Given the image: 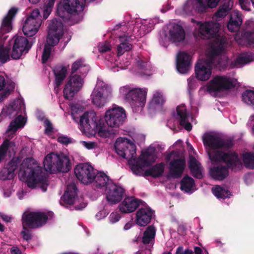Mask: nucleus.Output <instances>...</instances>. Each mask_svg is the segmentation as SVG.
<instances>
[{"label": "nucleus", "mask_w": 254, "mask_h": 254, "mask_svg": "<svg viewBox=\"0 0 254 254\" xmlns=\"http://www.w3.org/2000/svg\"><path fill=\"white\" fill-rule=\"evenodd\" d=\"M223 51V46L221 44L211 46L207 54V60H199L195 64L194 71L197 79L202 81L208 80L212 74V65L223 69L227 68L228 61L223 60L220 57Z\"/></svg>", "instance_id": "1"}, {"label": "nucleus", "mask_w": 254, "mask_h": 254, "mask_svg": "<svg viewBox=\"0 0 254 254\" xmlns=\"http://www.w3.org/2000/svg\"><path fill=\"white\" fill-rule=\"evenodd\" d=\"M19 174L26 179L28 187L33 189L39 185L43 191L47 190L49 185L47 175L33 158H26L23 160Z\"/></svg>", "instance_id": "2"}, {"label": "nucleus", "mask_w": 254, "mask_h": 254, "mask_svg": "<svg viewBox=\"0 0 254 254\" xmlns=\"http://www.w3.org/2000/svg\"><path fill=\"white\" fill-rule=\"evenodd\" d=\"M84 6V0H61L57 12L64 21L74 24L82 20Z\"/></svg>", "instance_id": "3"}, {"label": "nucleus", "mask_w": 254, "mask_h": 254, "mask_svg": "<svg viewBox=\"0 0 254 254\" xmlns=\"http://www.w3.org/2000/svg\"><path fill=\"white\" fill-rule=\"evenodd\" d=\"M43 164L45 170L51 174L66 173L71 169L70 159L63 153L48 154L45 157Z\"/></svg>", "instance_id": "4"}, {"label": "nucleus", "mask_w": 254, "mask_h": 254, "mask_svg": "<svg viewBox=\"0 0 254 254\" xmlns=\"http://www.w3.org/2000/svg\"><path fill=\"white\" fill-rule=\"evenodd\" d=\"M121 93L125 95L126 100L132 108H143L146 103L147 91L145 89L140 88H131L126 85L120 89Z\"/></svg>", "instance_id": "5"}, {"label": "nucleus", "mask_w": 254, "mask_h": 254, "mask_svg": "<svg viewBox=\"0 0 254 254\" xmlns=\"http://www.w3.org/2000/svg\"><path fill=\"white\" fill-rule=\"evenodd\" d=\"M79 124L80 129L83 131H90L91 129H96L99 136L107 138L110 136V132L106 129L104 120L100 119L97 122L93 119L90 122L89 119V114L84 113L80 118Z\"/></svg>", "instance_id": "6"}, {"label": "nucleus", "mask_w": 254, "mask_h": 254, "mask_svg": "<svg viewBox=\"0 0 254 254\" xmlns=\"http://www.w3.org/2000/svg\"><path fill=\"white\" fill-rule=\"evenodd\" d=\"M116 153L130 161L131 159L135 161L136 155V146L129 139L125 138H118L114 144Z\"/></svg>", "instance_id": "7"}, {"label": "nucleus", "mask_w": 254, "mask_h": 254, "mask_svg": "<svg viewBox=\"0 0 254 254\" xmlns=\"http://www.w3.org/2000/svg\"><path fill=\"white\" fill-rule=\"evenodd\" d=\"M202 141L205 147H208L212 149H229L234 145L233 138H222L211 133H204L202 137Z\"/></svg>", "instance_id": "8"}, {"label": "nucleus", "mask_w": 254, "mask_h": 254, "mask_svg": "<svg viewBox=\"0 0 254 254\" xmlns=\"http://www.w3.org/2000/svg\"><path fill=\"white\" fill-rule=\"evenodd\" d=\"M127 118L125 110L122 107H114L106 111L104 121L111 127H119Z\"/></svg>", "instance_id": "9"}, {"label": "nucleus", "mask_w": 254, "mask_h": 254, "mask_svg": "<svg viewBox=\"0 0 254 254\" xmlns=\"http://www.w3.org/2000/svg\"><path fill=\"white\" fill-rule=\"evenodd\" d=\"M48 215L42 212H25L22 217V225L29 229H36L46 224Z\"/></svg>", "instance_id": "10"}, {"label": "nucleus", "mask_w": 254, "mask_h": 254, "mask_svg": "<svg viewBox=\"0 0 254 254\" xmlns=\"http://www.w3.org/2000/svg\"><path fill=\"white\" fill-rule=\"evenodd\" d=\"M156 159V156L152 151L146 150L142 152L141 157L135 159L130 168L133 173L138 176L142 175L143 168L150 166Z\"/></svg>", "instance_id": "11"}, {"label": "nucleus", "mask_w": 254, "mask_h": 254, "mask_svg": "<svg viewBox=\"0 0 254 254\" xmlns=\"http://www.w3.org/2000/svg\"><path fill=\"white\" fill-rule=\"evenodd\" d=\"M83 83V79L80 75L76 74H71L63 90L64 98L66 99L73 98L81 89Z\"/></svg>", "instance_id": "12"}, {"label": "nucleus", "mask_w": 254, "mask_h": 254, "mask_svg": "<svg viewBox=\"0 0 254 254\" xmlns=\"http://www.w3.org/2000/svg\"><path fill=\"white\" fill-rule=\"evenodd\" d=\"M34 42L33 39L29 41L26 38L22 36L14 37L11 57L14 60L19 59L24 52H28Z\"/></svg>", "instance_id": "13"}, {"label": "nucleus", "mask_w": 254, "mask_h": 254, "mask_svg": "<svg viewBox=\"0 0 254 254\" xmlns=\"http://www.w3.org/2000/svg\"><path fill=\"white\" fill-rule=\"evenodd\" d=\"M94 168L88 163H80L74 168V173L77 179L84 185L93 183L95 173Z\"/></svg>", "instance_id": "14"}, {"label": "nucleus", "mask_w": 254, "mask_h": 254, "mask_svg": "<svg viewBox=\"0 0 254 254\" xmlns=\"http://www.w3.org/2000/svg\"><path fill=\"white\" fill-rule=\"evenodd\" d=\"M234 87L231 79L226 76H216L207 86L209 92H220Z\"/></svg>", "instance_id": "15"}, {"label": "nucleus", "mask_w": 254, "mask_h": 254, "mask_svg": "<svg viewBox=\"0 0 254 254\" xmlns=\"http://www.w3.org/2000/svg\"><path fill=\"white\" fill-rule=\"evenodd\" d=\"M106 199L111 204H115L121 201L125 195V190L121 186L109 184L106 190Z\"/></svg>", "instance_id": "16"}, {"label": "nucleus", "mask_w": 254, "mask_h": 254, "mask_svg": "<svg viewBox=\"0 0 254 254\" xmlns=\"http://www.w3.org/2000/svg\"><path fill=\"white\" fill-rule=\"evenodd\" d=\"M220 26L219 23L212 21L200 23L199 27V33L201 38L203 39L217 38L219 36Z\"/></svg>", "instance_id": "17"}, {"label": "nucleus", "mask_w": 254, "mask_h": 254, "mask_svg": "<svg viewBox=\"0 0 254 254\" xmlns=\"http://www.w3.org/2000/svg\"><path fill=\"white\" fill-rule=\"evenodd\" d=\"M20 163V160L18 157L13 158L0 171V180L6 181L13 179L15 176V171L17 169Z\"/></svg>", "instance_id": "18"}, {"label": "nucleus", "mask_w": 254, "mask_h": 254, "mask_svg": "<svg viewBox=\"0 0 254 254\" xmlns=\"http://www.w3.org/2000/svg\"><path fill=\"white\" fill-rule=\"evenodd\" d=\"M154 213L155 211L150 207H141L136 212L135 221L139 226H146L150 222Z\"/></svg>", "instance_id": "19"}, {"label": "nucleus", "mask_w": 254, "mask_h": 254, "mask_svg": "<svg viewBox=\"0 0 254 254\" xmlns=\"http://www.w3.org/2000/svg\"><path fill=\"white\" fill-rule=\"evenodd\" d=\"M145 202L134 197H126L119 205V208L123 213H128L134 211L141 204Z\"/></svg>", "instance_id": "20"}, {"label": "nucleus", "mask_w": 254, "mask_h": 254, "mask_svg": "<svg viewBox=\"0 0 254 254\" xmlns=\"http://www.w3.org/2000/svg\"><path fill=\"white\" fill-rule=\"evenodd\" d=\"M41 23V19L27 17L22 27L24 34L28 37H33L38 31Z\"/></svg>", "instance_id": "21"}, {"label": "nucleus", "mask_w": 254, "mask_h": 254, "mask_svg": "<svg viewBox=\"0 0 254 254\" xmlns=\"http://www.w3.org/2000/svg\"><path fill=\"white\" fill-rule=\"evenodd\" d=\"M228 168L233 171L240 170L243 167L242 163L239 157L238 154L235 151H228L226 152L224 160Z\"/></svg>", "instance_id": "22"}, {"label": "nucleus", "mask_w": 254, "mask_h": 254, "mask_svg": "<svg viewBox=\"0 0 254 254\" xmlns=\"http://www.w3.org/2000/svg\"><path fill=\"white\" fill-rule=\"evenodd\" d=\"M190 57L185 52H180L177 57L176 67L181 73H187L190 69Z\"/></svg>", "instance_id": "23"}, {"label": "nucleus", "mask_w": 254, "mask_h": 254, "mask_svg": "<svg viewBox=\"0 0 254 254\" xmlns=\"http://www.w3.org/2000/svg\"><path fill=\"white\" fill-rule=\"evenodd\" d=\"M77 190L76 186L74 184L67 185L66 190L61 198L60 204L62 205L73 204L77 195Z\"/></svg>", "instance_id": "24"}, {"label": "nucleus", "mask_w": 254, "mask_h": 254, "mask_svg": "<svg viewBox=\"0 0 254 254\" xmlns=\"http://www.w3.org/2000/svg\"><path fill=\"white\" fill-rule=\"evenodd\" d=\"M186 161L184 158L173 159L169 163V170L171 175L174 178H180L185 169Z\"/></svg>", "instance_id": "25"}, {"label": "nucleus", "mask_w": 254, "mask_h": 254, "mask_svg": "<svg viewBox=\"0 0 254 254\" xmlns=\"http://www.w3.org/2000/svg\"><path fill=\"white\" fill-rule=\"evenodd\" d=\"M24 107L23 103L20 100L14 101L8 106L3 108L2 114L9 117L10 118H13L21 113V110Z\"/></svg>", "instance_id": "26"}, {"label": "nucleus", "mask_w": 254, "mask_h": 254, "mask_svg": "<svg viewBox=\"0 0 254 254\" xmlns=\"http://www.w3.org/2000/svg\"><path fill=\"white\" fill-rule=\"evenodd\" d=\"M18 9L16 7L11 8L7 14L3 18L0 30L2 33H8L12 29V20L17 13Z\"/></svg>", "instance_id": "27"}, {"label": "nucleus", "mask_w": 254, "mask_h": 254, "mask_svg": "<svg viewBox=\"0 0 254 254\" xmlns=\"http://www.w3.org/2000/svg\"><path fill=\"white\" fill-rule=\"evenodd\" d=\"M91 98L93 105L98 108L104 106L108 101L107 97L104 95L103 88H94Z\"/></svg>", "instance_id": "28"}, {"label": "nucleus", "mask_w": 254, "mask_h": 254, "mask_svg": "<svg viewBox=\"0 0 254 254\" xmlns=\"http://www.w3.org/2000/svg\"><path fill=\"white\" fill-rule=\"evenodd\" d=\"M176 111L180 121V125L184 127L187 130L190 131L192 128V126L188 121L189 114L187 112L186 106L184 105L178 106Z\"/></svg>", "instance_id": "29"}, {"label": "nucleus", "mask_w": 254, "mask_h": 254, "mask_svg": "<svg viewBox=\"0 0 254 254\" xmlns=\"http://www.w3.org/2000/svg\"><path fill=\"white\" fill-rule=\"evenodd\" d=\"M242 22L241 15L238 11H235L231 15L229 21L227 23L228 29L231 32H238Z\"/></svg>", "instance_id": "30"}, {"label": "nucleus", "mask_w": 254, "mask_h": 254, "mask_svg": "<svg viewBox=\"0 0 254 254\" xmlns=\"http://www.w3.org/2000/svg\"><path fill=\"white\" fill-rule=\"evenodd\" d=\"M120 44L117 47L118 55L120 56L126 52L130 51L132 48V45L130 43L131 38L130 36L126 35L119 37Z\"/></svg>", "instance_id": "31"}, {"label": "nucleus", "mask_w": 254, "mask_h": 254, "mask_svg": "<svg viewBox=\"0 0 254 254\" xmlns=\"http://www.w3.org/2000/svg\"><path fill=\"white\" fill-rule=\"evenodd\" d=\"M170 39L174 42H180L183 41L186 36V34L183 27L178 24L173 25L169 30Z\"/></svg>", "instance_id": "32"}, {"label": "nucleus", "mask_w": 254, "mask_h": 254, "mask_svg": "<svg viewBox=\"0 0 254 254\" xmlns=\"http://www.w3.org/2000/svg\"><path fill=\"white\" fill-rule=\"evenodd\" d=\"M55 75V88H59L63 83L67 73V68L63 65H59L55 67L53 70Z\"/></svg>", "instance_id": "33"}, {"label": "nucleus", "mask_w": 254, "mask_h": 254, "mask_svg": "<svg viewBox=\"0 0 254 254\" xmlns=\"http://www.w3.org/2000/svg\"><path fill=\"white\" fill-rule=\"evenodd\" d=\"M156 231V228L153 225L148 226L143 232L141 242L144 245L150 244L153 246L155 243Z\"/></svg>", "instance_id": "34"}, {"label": "nucleus", "mask_w": 254, "mask_h": 254, "mask_svg": "<svg viewBox=\"0 0 254 254\" xmlns=\"http://www.w3.org/2000/svg\"><path fill=\"white\" fill-rule=\"evenodd\" d=\"M210 173L214 179L222 181L229 175V170L227 167L220 165L211 168Z\"/></svg>", "instance_id": "35"}, {"label": "nucleus", "mask_w": 254, "mask_h": 254, "mask_svg": "<svg viewBox=\"0 0 254 254\" xmlns=\"http://www.w3.org/2000/svg\"><path fill=\"white\" fill-rule=\"evenodd\" d=\"M164 168L165 165L163 163L156 164L146 169L144 172L143 176L144 177L151 176L154 178L160 177L162 176Z\"/></svg>", "instance_id": "36"}, {"label": "nucleus", "mask_w": 254, "mask_h": 254, "mask_svg": "<svg viewBox=\"0 0 254 254\" xmlns=\"http://www.w3.org/2000/svg\"><path fill=\"white\" fill-rule=\"evenodd\" d=\"M233 6L232 0H223V3L220 5L215 13V16L219 18L225 17Z\"/></svg>", "instance_id": "37"}, {"label": "nucleus", "mask_w": 254, "mask_h": 254, "mask_svg": "<svg viewBox=\"0 0 254 254\" xmlns=\"http://www.w3.org/2000/svg\"><path fill=\"white\" fill-rule=\"evenodd\" d=\"M109 181V177L104 173L99 172L96 173L95 172L92 183L97 188H101L106 186L107 187L108 185L110 184Z\"/></svg>", "instance_id": "38"}, {"label": "nucleus", "mask_w": 254, "mask_h": 254, "mask_svg": "<svg viewBox=\"0 0 254 254\" xmlns=\"http://www.w3.org/2000/svg\"><path fill=\"white\" fill-rule=\"evenodd\" d=\"M88 70V66L84 64L83 60L79 59L72 64L71 68V74H75L74 73L77 71L81 75L86 74Z\"/></svg>", "instance_id": "39"}, {"label": "nucleus", "mask_w": 254, "mask_h": 254, "mask_svg": "<svg viewBox=\"0 0 254 254\" xmlns=\"http://www.w3.org/2000/svg\"><path fill=\"white\" fill-rule=\"evenodd\" d=\"M25 123V119L21 115H18L15 120L10 123L7 131L15 132L19 128L23 127Z\"/></svg>", "instance_id": "40"}, {"label": "nucleus", "mask_w": 254, "mask_h": 254, "mask_svg": "<svg viewBox=\"0 0 254 254\" xmlns=\"http://www.w3.org/2000/svg\"><path fill=\"white\" fill-rule=\"evenodd\" d=\"M180 189L186 192L191 191L192 187L194 186V180L188 175L184 177L180 183Z\"/></svg>", "instance_id": "41"}, {"label": "nucleus", "mask_w": 254, "mask_h": 254, "mask_svg": "<svg viewBox=\"0 0 254 254\" xmlns=\"http://www.w3.org/2000/svg\"><path fill=\"white\" fill-rule=\"evenodd\" d=\"M49 31L52 33H58L63 34V24L61 21L57 19H54L51 20L48 26Z\"/></svg>", "instance_id": "42"}, {"label": "nucleus", "mask_w": 254, "mask_h": 254, "mask_svg": "<svg viewBox=\"0 0 254 254\" xmlns=\"http://www.w3.org/2000/svg\"><path fill=\"white\" fill-rule=\"evenodd\" d=\"M209 159L213 162H223L226 156V152L222 151L214 150L207 151Z\"/></svg>", "instance_id": "43"}, {"label": "nucleus", "mask_w": 254, "mask_h": 254, "mask_svg": "<svg viewBox=\"0 0 254 254\" xmlns=\"http://www.w3.org/2000/svg\"><path fill=\"white\" fill-rule=\"evenodd\" d=\"M63 34L52 33L48 32L47 42L45 45H48L51 47L56 46L59 42L60 39Z\"/></svg>", "instance_id": "44"}, {"label": "nucleus", "mask_w": 254, "mask_h": 254, "mask_svg": "<svg viewBox=\"0 0 254 254\" xmlns=\"http://www.w3.org/2000/svg\"><path fill=\"white\" fill-rule=\"evenodd\" d=\"M250 58L246 55H240L230 62V68H233L250 62Z\"/></svg>", "instance_id": "45"}, {"label": "nucleus", "mask_w": 254, "mask_h": 254, "mask_svg": "<svg viewBox=\"0 0 254 254\" xmlns=\"http://www.w3.org/2000/svg\"><path fill=\"white\" fill-rule=\"evenodd\" d=\"M242 100L247 104L251 105L254 109V91L246 90L242 94Z\"/></svg>", "instance_id": "46"}, {"label": "nucleus", "mask_w": 254, "mask_h": 254, "mask_svg": "<svg viewBox=\"0 0 254 254\" xmlns=\"http://www.w3.org/2000/svg\"><path fill=\"white\" fill-rule=\"evenodd\" d=\"M243 160L246 168L250 169H254V154L247 152L242 154Z\"/></svg>", "instance_id": "47"}, {"label": "nucleus", "mask_w": 254, "mask_h": 254, "mask_svg": "<svg viewBox=\"0 0 254 254\" xmlns=\"http://www.w3.org/2000/svg\"><path fill=\"white\" fill-rule=\"evenodd\" d=\"M212 190L214 195L218 198L225 199L230 195V191L219 186L213 188Z\"/></svg>", "instance_id": "48"}, {"label": "nucleus", "mask_w": 254, "mask_h": 254, "mask_svg": "<svg viewBox=\"0 0 254 254\" xmlns=\"http://www.w3.org/2000/svg\"><path fill=\"white\" fill-rule=\"evenodd\" d=\"M55 0H48L43 5V12L44 19H46L53 9Z\"/></svg>", "instance_id": "49"}, {"label": "nucleus", "mask_w": 254, "mask_h": 254, "mask_svg": "<svg viewBox=\"0 0 254 254\" xmlns=\"http://www.w3.org/2000/svg\"><path fill=\"white\" fill-rule=\"evenodd\" d=\"M137 65L141 69L144 70L143 72L144 75L150 76L152 74L150 71V64L149 62L140 60L137 61Z\"/></svg>", "instance_id": "50"}, {"label": "nucleus", "mask_w": 254, "mask_h": 254, "mask_svg": "<svg viewBox=\"0 0 254 254\" xmlns=\"http://www.w3.org/2000/svg\"><path fill=\"white\" fill-rule=\"evenodd\" d=\"M165 102L163 95L159 92H156L153 95V99L150 103V105L161 106Z\"/></svg>", "instance_id": "51"}, {"label": "nucleus", "mask_w": 254, "mask_h": 254, "mask_svg": "<svg viewBox=\"0 0 254 254\" xmlns=\"http://www.w3.org/2000/svg\"><path fill=\"white\" fill-rule=\"evenodd\" d=\"M241 36L242 39L249 44L251 45L254 43V31H242Z\"/></svg>", "instance_id": "52"}, {"label": "nucleus", "mask_w": 254, "mask_h": 254, "mask_svg": "<svg viewBox=\"0 0 254 254\" xmlns=\"http://www.w3.org/2000/svg\"><path fill=\"white\" fill-rule=\"evenodd\" d=\"M10 49L0 47V61L2 63H5L9 58Z\"/></svg>", "instance_id": "53"}, {"label": "nucleus", "mask_w": 254, "mask_h": 254, "mask_svg": "<svg viewBox=\"0 0 254 254\" xmlns=\"http://www.w3.org/2000/svg\"><path fill=\"white\" fill-rule=\"evenodd\" d=\"M22 227L23 230L21 232V235L23 239L26 241L31 240L32 238V234L30 229L26 225H22Z\"/></svg>", "instance_id": "54"}, {"label": "nucleus", "mask_w": 254, "mask_h": 254, "mask_svg": "<svg viewBox=\"0 0 254 254\" xmlns=\"http://www.w3.org/2000/svg\"><path fill=\"white\" fill-rule=\"evenodd\" d=\"M196 9L199 12L203 13L206 11L208 8L207 2L206 0H196Z\"/></svg>", "instance_id": "55"}, {"label": "nucleus", "mask_w": 254, "mask_h": 254, "mask_svg": "<svg viewBox=\"0 0 254 254\" xmlns=\"http://www.w3.org/2000/svg\"><path fill=\"white\" fill-rule=\"evenodd\" d=\"M52 51V48L48 45H45L42 54V60L43 63H46L50 57Z\"/></svg>", "instance_id": "56"}, {"label": "nucleus", "mask_w": 254, "mask_h": 254, "mask_svg": "<svg viewBox=\"0 0 254 254\" xmlns=\"http://www.w3.org/2000/svg\"><path fill=\"white\" fill-rule=\"evenodd\" d=\"M15 84L14 82H11L8 84L6 88L1 93V96L2 98H4L9 95L11 92L14 89Z\"/></svg>", "instance_id": "57"}, {"label": "nucleus", "mask_w": 254, "mask_h": 254, "mask_svg": "<svg viewBox=\"0 0 254 254\" xmlns=\"http://www.w3.org/2000/svg\"><path fill=\"white\" fill-rule=\"evenodd\" d=\"M244 31H254V21L251 20H247L243 26V30Z\"/></svg>", "instance_id": "58"}, {"label": "nucleus", "mask_w": 254, "mask_h": 254, "mask_svg": "<svg viewBox=\"0 0 254 254\" xmlns=\"http://www.w3.org/2000/svg\"><path fill=\"white\" fill-rule=\"evenodd\" d=\"M199 166L200 164L194 157H192L190 158L189 162V167L190 170H192L193 168H197Z\"/></svg>", "instance_id": "59"}, {"label": "nucleus", "mask_w": 254, "mask_h": 254, "mask_svg": "<svg viewBox=\"0 0 254 254\" xmlns=\"http://www.w3.org/2000/svg\"><path fill=\"white\" fill-rule=\"evenodd\" d=\"M58 141L64 145H67L71 142V138L67 136L62 135L58 138Z\"/></svg>", "instance_id": "60"}, {"label": "nucleus", "mask_w": 254, "mask_h": 254, "mask_svg": "<svg viewBox=\"0 0 254 254\" xmlns=\"http://www.w3.org/2000/svg\"><path fill=\"white\" fill-rule=\"evenodd\" d=\"M192 176L196 178L201 179L202 178V174L200 170V166L190 170Z\"/></svg>", "instance_id": "61"}, {"label": "nucleus", "mask_w": 254, "mask_h": 254, "mask_svg": "<svg viewBox=\"0 0 254 254\" xmlns=\"http://www.w3.org/2000/svg\"><path fill=\"white\" fill-rule=\"evenodd\" d=\"M44 126L46 127L45 133H49L52 132L53 131V127L51 121L48 119H46L44 121Z\"/></svg>", "instance_id": "62"}, {"label": "nucleus", "mask_w": 254, "mask_h": 254, "mask_svg": "<svg viewBox=\"0 0 254 254\" xmlns=\"http://www.w3.org/2000/svg\"><path fill=\"white\" fill-rule=\"evenodd\" d=\"M111 50V46L109 43L106 42L105 43L101 45L99 47V51L100 53H104Z\"/></svg>", "instance_id": "63"}, {"label": "nucleus", "mask_w": 254, "mask_h": 254, "mask_svg": "<svg viewBox=\"0 0 254 254\" xmlns=\"http://www.w3.org/2000/svg\"><path fill=\"white\" fill-rule=\"evenodd\" d=\"M121 218V216L120 214L118 213L115 212V213H112L109 217L110 221L112 223H115L117 222H118Z\"/></svg>", "instance_id": "64"}]
</instances>
